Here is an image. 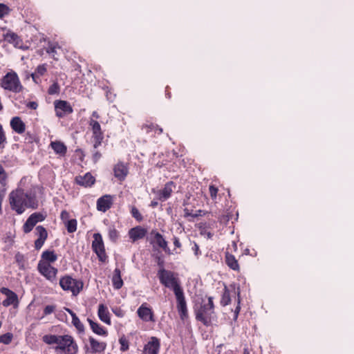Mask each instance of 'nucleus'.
<instances>
[{"instance_id": "obj_1", "label": "nucleus", "mask_w": 354, "mask_h": 354, "mask_svg": "<svg viewBox=\"0 0 354 354\" xmlns=\"http://www.w3.org/2000/svg\"><path fill=\"white\" fill-rule=\"evenodd\" d=\"M41 190L42 187L37 185L32 186L27 191L22 187L12 190L8 195L10 209L18 215L22 214L27 209H37L39 205L37 193Z\"/></svg>"}, {"instance_id": "obj_2", "label": "nucleus", "mask_w": 354, "mask_h": 354, "mask_svg": "<svg viewBox=\"0 0 354 354\" xmlns=\"http://www.w3.org/2000/svg\"><path fill=\"white\" fill-rule=\"evenodd\" d=\"M194 313L197 322L206 327L212 326L217 321L214 297L205 296L194 305Z\"/></svg>"}, {"instance_id": "obj_3", "label": "nucleus", "mask_w": 354, "mask_h": 354, "mask_svg": "<svg viewBox=\"0 0 354 354\" xmlns=\"http://www.w3.org/2000/svg\"><path fill=\"white\" fill-rule=\"evenodd\" d=\"M0 86L4 90L14 93H21L24 90V86L17 73L13 70L8 71L0 79Z\"/></svg>"}, {"instance_id": "obj_4", "label": "nucleus", "mask_w": 354, "mask_h": 354, "mask_svg": "<svg viewBox=\"0 0 354 354\" xmlns=\"http://www.w3.org/2000/svg\"><path fill=\"white\" fill-rule=\"evenodd\" d=\"M157 275L160 283L165 287L171 289L174 293L183 290L179 279L174 272L162 268L158 271Z\"/></svg>"}, {"instance_id": "obj_5", "label": "nucleus", "mask_w": 354, "mask_h": 354, "mask_svg": "<svg viewBox=\"0 0 354 354\" xmlns=\"http://www.w3.org/2000/svg\"><path fill=\"white\" fill-rule=\"evenodd\" d=\"M59 284L63 290L71 292L74 296H77L80 292L84 286L81 280L73 279L68 274L59 279Z\"/></svg>"}, {"instance_id": "obj_6", "label": "nucleus", "mask_w": 354, "mask_h": 354, "mask_svg": "<svg viewBox=\"0 0 354 354\" xmlns=\"http://www.w3.org/2000/svg\"><path fill=\"white\" fill-rule=\"evenodd\" d=\"M55 349L57 353L77 354L78 346L73 337L65 335H61L59 343Z\"/></svg>"}, {"instance_id": "obj_7", "label": "nucleus", "mask_w": 354, "mask_h": 354, "mask_svg": "<svg viewBox=\"0 0 354 354\" xmlns=\"http://www.w3.org/2000/svg\"><path fill=\"white\" fill-rule=\"evenodd\" d=\"M93 240L91 243V248L101 263L106 262L108 256L106 252L105 245L101 234L95 233L93 236Z\"/></svg>"}, {"instance_id": "obj_8", "label": "nucleus", "mask_w": 354, "mask_h": 354, "mask_svg": "<svg viewBox=\"0 0 354 354\" xmlns=\"http://www.w3.org/2000/svg\"><path fill=\"white\" fill-rule=\"evenodd\" d=\"M88 126L92 132L93 147L97 149L102 143L104 136L99 122L93 118H89Z\"/></svg>"}, {"instance_id": "obj_9", "label": "nucleus", "mask_w": 354, "mask_h": 354, "mask_svg": "<svg viewBox=\"0 0 354 354\" xmlns=\"http://www.w3.org/2000/svg\"><path fill=\"white\" fill-rule=\"evenodd\" d=\"M37 270L43 277L51 283H55L57 281L58 269L53 266L51 264L38 263Z\"/></svg>"}, {"instance_id": "obj_10", "label": "nucleus", "mask_w": 354, "mask_h": 354, "mask_svg": "<svg viewBox=\"0 0 354 354\" xmlns=\"http://www.w3.org/2000/svg\"><path fill=\"white\" fill-rule=\"evenodd\" d=\"M55 115L59 118H63L73 112L71 104L66 100H56L54 101Z\"/></svg>"}, {"instance_id": "obj_11", "label": "nucleus", "mask_w": 354, "mask_h": 354, "mask_svg": "<svg viewBox=\"0 0 354 354\" xmlns=\"http://www.w3.org/2000/svg\"><path fill=\"white\" fill-rule=\"evenodd\" d=\"M176 299V308L182 321L185 320L189 317L187 301L184 295L183 290L174 293Z\"/></svg>"}, {"instance_id": "obj_12", "label": "nucleus", "mask_w": 354, "mask_h": 354, "mask_svg": "<svg viewBox=\"0 0 354 354\" xmlns=\"http://www.w3.org/2000/svg\"><path fill=\"white\" fill-rule=\"evenodd\" d=\"M46 215L41 212H34L30 215L27 218L26 221L23 225L22 229L25 234L30 233L34 227L39 222H41L45 220Z\"/></svg>"}, {"instance_id": "obj_13", "label": "nucleus", "mask_w": 354, "mask_h": 354, "mask_svg": "<svg viewBox=\"0 0 354 354\" xmlns=\"http://www.w3.org/2000/svg\"><path fill=\"white\" fill-rule=\"evenodd\" d=\"M46 215L41 212H34L30 215L27 218L26 221L23 225L22 229L25 234L30 233L34 227L39 222H41L45 220Z\"/></svg>"}, {"instance_id": "obj_14", "label": "nucleus", "mask_w": 354, "mask_h": 354, "mask_svg": "<svg viewBox=\"0 0 354 354\" xmlns=\"http://www.w3.org/2000/svg\"><path fill=\"white\" fill-rule=\"evenodd\" d=\"M138 316L143 322H154L155 316L153 311L149 304L146 302L141 304V306L137 310Z\"/></svg>"}, {"instance_id": "obj_15", "label": "nucleus", "mask_w": 354, "mask_h": 354, "mask_svg": "<svg viewBox=\"0 0 354 354\" xmlns=\"http://www.w3.org/2000/svg\"><path fill=\"white\" fill-rule=\"evenodd\" d=\"M160 339L157 337H151L145 344L142 354H159L160 350Z\"/></svg>"}, {"instance_id": "obj_16", "label": "nucleus", "mask_w": 354, "mask_h": 354, "mask_svg": "<svg viewBox=\"0 0 354 354\" xmlns=\"http://www.w3.org/2000/svg\"><path fill=\"white\" fill-rule=\"evenodd\" d=\"M0 292L6 296V299L2 302L4 307H8L11 305L17 307L19 305V299L17 295L8 288L3 287L0 289Z\"/></svg>"}, {"instance_id": "obj_17", "label": "nucleus", "mask_w": 354, "mask_h": 354, "mask_svg": "<svg viewBox=\"0 0 354 354\" xmlns=\"http://www.w3.org/2000/svg\"><path fill=\"white\" fill-rule=\"evenodd\" d=\"M113 197L110 194H105L101 197H100L97 200V209L98 211L106 212L109 210L113 205Z\"/></svg>"}, {"instance_id": "obj_18", "label": "nucleus", "mask_w": 354, "mask_h": 354, "mask_svg": "<svg viewBox=\"0 0 354 354\" xmlns=\"http://www.w3.org/2000/svg\"><path fill=\"white\" fill-rule=\"evenodd\" d=\"M74 181L77 185L87 188L91 187L95 184V178L90 172H87L83 176H75Z\"/></svg>"}, {"instance_id": "obj_19", "label": "nucleus", "mask_w": 354, "mask_h": 354, "mask_svg": "<svg viewBox=\"0 0 354 354\" xmlns=\"http://www.w3.org/2000/svg\"><path fill=\"white\" fill-rule=\"evenodd\" d=\"M113 171L115 178L120 181H123L129 174V167L127 164L118 162L113 166Z\"/></svg>"}, {"instance_id": "obj_20", "label": "nucleus", "mask_w": 354, "mask_h": 354, "mask_svg": "<svg viewBox=\"0 0 354 354\" xmlns=\"http://www.w3.org/2000/svg\"><path fill=\"white\" fill-rule=\"evenodd\" d=\"M176 185L173 181L167 182L162 189L157 192L158 199L165 201L169 198L175 189Z\"/></svg>"}, {"instance_id": "obj_21", "label": "nucleus", "mask_w": 354, "mask_h": 354, "mask_svg": "<svg viewBox=\"0 0 354 354\" xmlns=\"http://www.w3.org/2000/svg\"><path fill=\"white\" fill-rule=\"evenodd\" d=\"M151 235L153 239L151 243H156L158 247L161 248L165 252L170 254V250L167 245V241L163 238V236L156 230H152Z\"/></svg>"}, {"instance_id": "obj_22", "label": "nucleus", "mask_w": 354, "mask_h": 354, "mask_svg": "<svg viewBox=\"0 0 354 354\" xmlns=\"http://www.w3.org/2000/svg\"><path fill=\"white\" fill-rule=\"evenodd\" d=\"M147 234V230L145 227L138 225L131 228L128 234L131 242L134 243L138 240L142 239Z\"/></svg>"}, {"instance_id": "obj_23", "label": "nucleus", "mask_w": 354, "mask_h": 354, "mask_svg": "<svg viewBox=\"0 0 354 354\" xmlns=\"http://www.w3.org/2000/svg\"><path fill=\"white\" fill-rule=\"evenodd\" d=\"M37 234L38 238L35 241V248L36 250H40L44 245L45 241L48 238V232L46 229L42 225L36 227Z\"/></svg>"}, {"instance_id": "obj_24", "label": "nucleus", "mask_w": 354, "mask_h": 354, "mask_svg": "<svg viewBox=\"0 0 354 354\" xmlns=\"http://www.w3.org/2000/svg\"><path fill=\"white\" fill-rule=\"evenodd\" d=\"M3 36L5 41H6L9 44H12L15 47H21V45L23 44L22 39L15 32L11 30H8L5 34H3Z\"/></svg>"}, {"instance_id": "obj_25", "label": "nucleus", "mask_w": 354, "mask_h": 354, "mask_svg": "<svg viewBox=\"0 0 354 354\" xmlns=\"http://www.w3.org/2000/svg\"><path fill=\"white\" fill-rule=\"evenodd\" d=\"M141 129L147 134L152 133L153 136L160 135L162 133V129L157 124L147 121L141 126Z\"/></svg>"}, {"instance_id": "obj_26", "label": "nucleus", "mask_w": 354, "mask_h": 354, "mask_svg": "<svg viewBox=\"0 0 354 354\" xmlns=\"http://www.w3.org/2000/svg\"><path fill=\"white\" fill-rule=\"evenodd\" d=\"M225 263L228 268L235 272H240V266L234 255L229 252H225Z\"/></svg>"}, {"instance_id": "obj_27", "label": "nucleus", "mask_w": 354, "mask_h": 354, "mask_svg": "<svg viewBox=\"0 0 354 354\" xmlns=\"http://www.w3.org/2000/svg\"><path fill=\"white\" fill-rule=\"evenodd\" d=\"M10 127L12 129L19 133L22 134L26 131V124L21 118L18 116L13 117L10 120Z\"/></svg>"}, {"instance_id": "obj_28", "label": "nucleus", "mask_w": 354, "mask_h": 354, "mask_svg": "<svg viewBox=\"0 0 354 354\" xmlns=\"http://www.w3.org/2000/svg\"><path fill=\"white\" fill-rule=\"evenodd\" d=\"M88 341L91 346V353H103L106 348V342H99L93 337H89Z\"/></svg>"}, {"instance_id": "obj_29", "label": "nucleus", "mask_w": 354, "mask_h": 354, "mask_svg": "<svg viewBox=\"0 0 354 354\" xmlns=\"http://www.w3.org/2000/svg\"><path fill=\"white\" fill-rule=\"evenodd\" d=\"M50 147L57 155L61 157L65 156L67 153V147L64 142L59 140L51 141Z\"/></svg>"}, {"instance_id": "obj_30", "label": "nucleus", "mask_w": 354, "mask_h": 354, "mask_svg": "<svg viewBox=\"0 0 354 354\" xmlns=\"http://www.w3.org/2000/svg\"><path fill=\"white\" fill-rule=\"evenodd\" d=\"M97 315L99 319L108 325L111 324L110 313L108 308L103 304L98 306Z\"/></svg>"}, {"instance_id": "obj_31", "label": "nucleus", "mask_w": 354, "mask_h": 354, "mask_svg": "<svg viewBox=\"0 0 354 354\" xmlns=\"http://www.w3.org/2000/svg\"><path fill=\"white\" fill-rule=\"evenodd\" d=\"M47 73V64H42L37 66L34 73L31 74L32 80L39 84L41 82V77Z\"/></svg>"}, {"instance_id": "obj_32", "label": "nucleus", "mask_w": 354, "mask_h": 354, "mask_svg": "<svg viewBox=\"0 0 354 354\" xmlns=\"http://www.w3.org/2000/svg\"><path fill=\"white\" fill-rule=\"evenodd\" d=\"M57 255L54 250H45L41 255V259L39 263L51 264L57 260Z\"/></svg>"}, {"instance_id": "obj_33", "label": "nucleus", "mask_w": 354, "mask_h": 354, "mask_svg": "<svg viewBox=\"0 0 354 354\" xmlns=\"http://www.w3.org/2000/svg\"><path fill=\"white\" fill-rule=\"evenodd\" d=\"M87 322L90 325L91 329L94 333L103 337H106L108 335V330L100 324L93 321L90 318H87Z\"/></svg>"}, {"instance_id": "obj_34", "label": "nucleus", "mask_w": 354, "mask_h": 354, "mask_svg": "<svg viewBox=\"0 0 354 354\" xmlns=\"http://www.w3.org/2000/svg\"><path fill=\"white\" fill-rule=\"evenodd\" d=\"M111 281L115 289L119 290L122 287L124 283L121 277V271L119 268H115Z\"/></svg>"}, {"instance_id": "obj_35", "label": "nucleus", "mask_w": 354, "mask_h": 354, "mask_svg": "<svg viewBox=\"0 0 354 354\" xmlns=\"http://www.w3.org/2000/svg\"><path fill=\"white\" fill-rule=\"evenodd\" d=\"M60 46H59L57 42H53L48 41V46L46 48V52L51 56V57L57 61L58 58L55 57L57 55V49H59Z\"/></svg>"}, {"instance_id": "obj_36", "label": "nucleus", "mask_w": 354, "mask_h": 354, "mask_svg": "<svg viewBox=\"0 0 354 354\" xmlns=\"http://www.w3.org/2000/svg\"><path fill=\"white\" fill-rule=\"evenodd\" d=\"M230 302H231V297H230V290L228 289V288L226 286H225L220 303L222 306H226L229 305L230 304Z\"/></svg>"}, {"instance_id": "obj_37", "label": "nucleus", "mask_w": 354, "mask_h": 354, "mask_svg": "<svg viewBox=\"0 0 354 354\" xmlns=\"http://www.w3.org/2000/svg\"><path fill=\"white\" fill-rule=\"evenodd\" d=\"M61 335H45L42 337V340L47 344H58Z\"/></svg>"}, {"instance_id": "obj_38", "label": "nucleus", "mask_w": 354, "mask_h": 354, "mask_svg": "<svg viewBox=\"0 0 354 354\" xmlns=\"http://www.w3.org/2000/svg\"><path fill=\"white\" fill-rule=\"evenodd\" d=\"M64 224L68 233H73L77 230V221L75 218H72Z\"/></svg>"}, {"instance_id": "obj_39", "label": "nucleus", "mask_w": 354, "mask_h": 354, "mask_svg": "<svg viewBox=\"0 0 354 354\" xmlns=\"http://www.w3.org/2000/svg\"><path fill=\"white\" fill-rule=\"evenodd\" d=\"M118 342H119V344L120 345V350L122 352L127 351L129 349V342L127 339V338L125 337L124 335H122L119 338Z\"/></svg>"}, {"instance_id": "obj_40", "label": "nucleus", "mask_w": 354, "mask_h": 354, "mask_svg": "<svg viewBox=\"0 0 354 354\" xmlns=\"http://www.w3.org/2000/svg\"><path fill=\"white\" fill-rule=\"evenodd\" d=\"M108 234L109 239L114 243H115L119 238V232L114 226L109 227Z\"/></svg>"}, {"instance_id": "obj_41", "label": "nucleus", "mask_w": 354, "mask_h": 354, "mask_svg": "<svg viewBox=\"0 0 354 354\" xmlns=\"http://www.w3.org/2000/svg\"><path fill=\"white\" fill-rule=\"evenodd\" d=\"M72 324L79 333H82L84 332V326L81 322L77 316H75V317L72 318Z\"/></svg>"}, {"instance_id": "obj_42", "label": "nucleus", "mask_w": 354, "mask_h": 354, "mask_svg": "<svg viewBox=\"0 0 354 354\" xmlns=\"http://www.w3.org/2000/svg\"><path fill=\"white\" fill-rule=\"evenodd\" d=\"M8 181V174L5 171L3 167L0 164V185L2 187H6Z\"/></svg>"}, {"instance_id": "obj_43", "label": "nucleus", "mask_w": 354, "mask_h": 354, "mask_svg": "<svg viewBox=\"0 0 354 354\" xmlns=\"http://www.w3.org/2000/svg\"><path fill=\"white\" fill-rule=\"evenodd\" d=\"M130 212L132 217H133L138 222H141L143 220V216L136 207L131 206Z\"/></svg>"}, {"instance_id": "obj_44", "label": "nucleus", "mask_w": 354, "mask_h": 354, "mask_svg": "<svg viewBox=\"0 0 354 354\" xmlns=\"http://www.w3.org/2000/svg\"><path fill=\"white\" fill-rule=\"evenodd\" d=\"M13 339V334L11 333H6L3 335H0V343L4 344H9L11 343Z\"/></svg>"}, {"instance_id": "obj_45", "label": "nucleus", "mask_w": 354, "mask_h": 354, "mask_svg": "<svg viewBox=\"0 0 354 354\" xmlns=\"http://www.w3.org/2000/svg\"><path fill=\"white\" fill-rule=\"evenodd\" d=\"M59 92H60V86L57 82L52 84L48 89V93L49 95L59 94Z\"/></svg>"}, {"instance_id": "obj_46", "label": "nucleus", "mask_w": 354, "mask_h": 354, "mask_svg": "<svg viewBox=\"0 0 354 354\" xmlns=\"http://www.w3.org/2000/svg\"><path fill=\"white\" fill-rule=\"evenodd\" d=\"M10 12V8L4 3H0V19L8 15Z\"/></svg>"}, {"instance_id": "obj_47", "label": "nucleus", "mask_w": 354, "mask_h": 354, "mask_svg": "<svg viewBox=\"0 0 354 354\" xmlns=\"http://www.w3.org/2000/svg\"><path fill=\"white\" fill-rule=\"evenodd\" d=\"M218 192V189L215 185H210L209 186V192L210 197L212 200H215L216 198Z\"/></svg>"}, {"instance_id": "obj_48", "label": "nucleus", "mask_w": 354, "mask_h": 354, "mask_svg": "<svg viewBox=\"0 0 354 354\" xmlns=\"http://www.w3.org/2000/svg\"><path fill=\"white\" fill-rule=\"evenodd\" d=\"M15 260H16V262L19 266V267L21 268H24V261H25L24 254H21L20 252H17L15 254Z\"/></svg>"}, {"instance_id": "obj_49", "label": "nucleus", "mask_w": 354, "mask_h": 354, "mask_svg": "<svg viewBox=\"0 0 354 354\" xmlns=\"http://www.w3.org/2000/svg\"><path fill=\"white\" fill-rule=\"evenodd\" d=\"M55 309H56V306L55 305H48V306H46L44 308V311H43L44 315H43L42 317H44V316H46V315L52 314L53 313L55 312Z\"/></svg>"}, {"instance_id": "obj_50", "label": "nucleus", "mask_w": 354, "mask_h": 354, "mask_svg": "<svg viewBox=\"0 0 354 354\" xmlns=\"http://www.w3.org/2000/svg\"><path fill=\"white\" fill-rule=\"evenodd\" d=\"M7 142L6 133L3 131L1 124H0V146L4 145Z\"/></svg>"}, {"instance_id": "obj_51", "label": "nucleus", "mask_w": 354, "mask_h": 354, "mask_svg": "<svg viewBox=\"0 0 354 354\" xmlns=\"http://www.w3.org/2000/svg\"><path fill=\"white\" fill-rule=\"evenodd\" d=\"M60 218L61 220L62 221V222L64 223H65L66 222H67L68 221H69L70 219V214L69 212L64 209V210H62L61 212V214H60Z\"/></svg>"}, {"instance_id": "obj_52", "label": "nucleus", "mask_w": 354, "mask_h": 354, "mask_svg": "<svg viewBox=\"0 0 354 354\" xmlns=\"http://www.w3.org/2000/svg\"><path fill=\"white\" fill-rule=\"evenodd\" d=\"M238 296L239 297V292H238ZM240 310H241V306H240V299L239 297L238 298V304H237V306L236 307L234 311V317H233V320L234 321H236L237 320V318H238V316H239V314L240 313Z\"/></svg>"}, {"instance_id": "obj_53", "label": "nucleus", "mask_w": 354, "mask_h": 354, "mask_svg": "<svg viewBox=\"0 0 354 354\" xmlns=\"http://www.w3.org/2000/svg\"><path fill=\"white\" fill-rule=\"evenodd\" d=\"M113 312L118 317H123L125 315V311L120 307L113 309Z\"/></svg>"}, {"instance_id": "obj_54", "label": "nucleus", "mask_w": 354, "mask_h": 354, "mask_svg": "<svg viewBox=\"0 0 354 354\" xmlns=\"http://www.w3.org/2000/svg\"><path fill=\"white\" fill-rule=\"evenodd\" d=\"M102 157V154L100 151H95L93 153V162H97Z\"/></svg>"}, {"instance_id": "obj_55", "label": "nucleus", "mask_w": 354, "mask_h": 354, "mask_svg": "<svg viewBox=\"0 0 354 354\" xmlns=\"http://www.w3.org/2000/svg\"><path fill=\"white\" fill-rule=\"evenodd\" d=\"M26 107L32 110H35L38 107V104L36 102H29L26 104Z\"/></svg>"}, {"instance_id": "obj_56", "label": "nucleus", "mask_w": 354, "mask_h": 354, "mask_svg": "<svg viewBox=\"0 0 354 354\" xmlns=\"http://www.w3.org/2000/svg\"><path fill=\"white\" fill-rule=\"evenodd\" d=\"M192 250L194 252L196 256H198L201 254L199 246L196 243H194Z\"/></svg>"}, {"instance_id": "obj_57", "label": "nucleus", "mask_w": 354, "mask_h": 354, "mask_svg": "<svg viewBox=\"0 0 354 354\" xmlns=\"http://www.w3.org/2000/svg\"><path fill=\"white\" fill-rule=\"evenodd\" d=\"M174 245L176 248H180L181 247V243L178 237L174 236L173 239Z\"/></svg>"}, {"instance_id": "obj_58", "label": "nucleus", "mask_w": 354, "mask_h": 354, "mask_svg": "<svg viewBox=\"0 0 354 354\" xmlns=\"http://www.w3.org/2000/svg\"><path fill=\"white\" fill-rule=\"evenodd\" d=\"M184 212H185V217H188V216H192V217H196L198 216V214H192V213L189 212V210L187 208H185L184 209Z\"/></svg>"}, {"instance_id": "obj_59", "label": "nucleus", "mask_w": 354, "mask_h": 354, "mask_svg": "<svg viewBox=\"0 0 354 354\" xmlns=\"http://www.w3.org/2000/svg\"><path fill=\"white\" fill-rule=\"evenodd\" d=\"M100 118L99 113L97 111H93L91 114V117L90 118H93L94 120H97Z\"/></svg>"}, {"instance_id": "obj_60", "label": "nucleus", "mask_w": 354, "mask_h": 354, "mask_svg": "<svg viewBox=\"0 0 354 354\" xmlns=\"http://www.w3.org/2000/svg\"><path fill=\"white\" fill-rule=\"evenodd\" d=\"M65 310L72 317V318L75 317L76 315V314L70 308H64Z\"/></svg>"}, {"instance_id": "obj_61", "label": "nucleus", "mask_w": 354, "mask_h": 354, "mask_svg": "<svg viewBox=\"0 0 354 354\" xmlns=\"http://www.w3.org/2000/svg\"><path fill=\"white\" fill-rule=\"evenodd\" d=\"M158 265L160 269L164 268V261L160 257L158 258Z\"/></svg>"}, {"instance_id": "obj_62", "label": "nucleus", "mask_w": 354, "mask_h": 354, "mask_svg": "<svg viewBox=\"0 0 354 354\" xmlns=\"http://www.w3.org/2000/svg\"><path fill=\"white\" fill-rule=\"evenodd\" d=\"M158 205V201H152L151 202L150 206H151V207L155 208V207H156Z\"/></svg>"}, {"instance_id": "obj_63", "label": "nucleus", "mask_w": 354, "mask_h": 354, "mask_svg": "<svg viewBox=\"0 0 354 354\" xmlns=\"http://www.w3.org/2000/svg\"><path fill=\"white\" fill-rule=\"evenodd\" d=\"M2 202H3V196H1L0 194V214L1 213Z\"/></svg>"}, {"instance_id": "obj_64", "label": "nucleus", "mask_w": 354, "mask_h": 354, "mask_svg": "<svg viewBox=\"0 0 354 354\" xmlns=\"http://www.w3.org/2000/svg\"><path fill=\"white\" fill-rule=\"evenodd\" d=\"M243 354H250V351H248V349L247 348H245L243 349Z\"/></svg>"}]
</instances>
